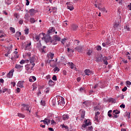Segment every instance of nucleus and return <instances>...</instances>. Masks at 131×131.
I'll list each match as a JSON object with an SVG mask.
<instances>
[{
    "label": "nucleus",
    "mask_w": 131,
    "mask_h": 131,
    "mask_svg": "<svg viewBox=\"0 0 131 131\" xmlns=\"http://www.w3.org/2000/svg\"><path fill=\"white\" fill-rule=\"evenodd\" d=\"M50 35L51 34L47 33L46 36H45V35L43 36L42 37V40H45L46 43H48V42H51V40H52V37Z\"/></svg>",
    "instance_id": "obj_1"
},
{
    "label": "nucleus",
    "mask_w": 131,
    "mask_h": 131,
    "mask_svg": "<svg viewBox=\"0 0 131 131\" xmlns=\"http://www.w3.org/2000/svg\"><path fill=\"white\" fill-rule=\"evenodd\" d=\"M34 66H35V63H30L26 64L25 66L26 70H27V71H28V70H32Z\"/></svg>",
    "instance_id": "obj_2"
},
{
    "label": "nucleus",
    "mask_w": 131,
    "mask_h": 131,
    "mask_svg": "<svg viewBox=\"0 0 131 131\" xmlns=\"http://www.w3.org/2000/svg\"><path fill=\"white\" fill-rule=\"evenodd\" d=\"M75 50L77 51L78 53H82L84 51V47L83 46H79L75 48Z\"/></svg>",
    "instance_id": "obj_3"
},
{
    "label": "nucleus",
    "mask_w": 131,
    "mask_h": 131,
    "mask_svg": "<svg viewBox=\"0 0 131 131\" xmlns=\"http://www.w3.org/2000/svg\"><path fill=\"white\" fill-rule=\"evenodd\" d=\"M29 108H30V106L24 104H22V111H24V110H26V111H29V113H30L31 112L30 111H29Z\"/></svg>",
    "instance_id": "obj_4"
},
{
    "label": "nucleus",
    "mask_w": 131,
    "mask_h": 131,
    "mask_svg": "<svg viewBox=\"0 0 131 131\" xmlns=\"http://www.w3.org/2000/svg\"><path fill=\"white\" fill-rule=\"evenodd\" d=\"M67 5H68V9L70 11H73L74 10V8H73V6L72 5V3L67 2Z\"/></svg>",
    "instance_id": "obj_5"
},
{
    "label": "nucleus",
    "mask_w": 131,
    "mask_h": 131,
    "mask_svg": "<svg viewBox=\"0 0 131 131\" xmlns=\"http://www.w3.org/2000/svg\"><path fill=\"white\" fill-rule=\"evenodd\" d=\"M92 125V123L91 122V121H90V120H86L85 123L82 125V127L85 128L86 126L89 125Z\"/></svg>",
    "instance_id": "obj_6"
},
{
    "label": "nucleus",
    "mask_w": 131,
    "mask_h": 131,
    "mask_svg": "<svg viewBox=\"0 0 131 131\" xmlns=\"http://www.w3.org/2000/svg\"><path fill=\"white\" fill-rule=\"evenodd\" d=\"M84 73L85 75L90 76L92 75V74H94V72H93V71H91L89 69H86L84 71Z\"/></svg>",
    "instance_id": "obj_7"
},
{
    "label": "nucleus",
    "mask_w": 131,
    "mask_h": 131,
    "mask_svg": "<svg viewBox=\"0 0 131 131\" xmlns=\"http://www.w3.org/2000/svg\"><path fill=\"white\" fill-rule=\"evenodd\" d=\"M14 71H15L14 69L10 70L9 73L7 74V77L8 78H11V77H13V73H14Z\"/></svg>",
    "instance_id": "obj_8"
},
{
    "label": "nucleus",
    "mask_w": 131,
    "mask_h": 131,
    "mask_svg": "<svg viewBox=\"0 0 131 131\" xmlns=\"http://www.w3.org/2000/svg\"><path fill=\"white\" fill-rule=\"evenodd\" d=\"M30 16H34L36 14V10L34 9H31L29 11Z\"/></svg>",
    "instance_id": "obj_9"
},
{
    "label": "nucleus",
    "mask_w": 131,
    "mask_h": 131,
    "mask_svg": "<svg viewBox=\"0 0 131 131\" xmlns=\"http://www.w3.org/2000/svg\"><path fill=\"white\" fill-rule=\"evenodd\" d=\"M97 62H102V60H103V55L101 54L100 55H98L96 57Z\"/></svg>",
    "instance_id": "obj_10"
},
{
    "label": "nucleus",
    "mask_w": 131,
    "mask_h": 131,
    "mask_svg": "<svg viewBox=\"0 0 131 131\" xmlns=\"http://www.w3.org/2000/svg\"><path fill=\"white\" fill-rule=\"evenodd\" d=\"M41 36H45V33H42L41 34H39V35H36L35 36V39H36L37 41H38V40H39V38Z\"/></svg>",
    "instance_id": "obj_11"
},
{
    "label": "nucleus",
    "mask_w": 131,
    "mask_h": 131,
    "mask_svg": "<svg viewBox=\"0 0 131 131\" xmlns=\"http://www.w3.org/2000/svg\"><path fill=\"white\" fill-rule=\"evenodd\" d=\"M23 83H24V81H19L18 82L17 86H19V88H24V86H23Z\"/></svg>",
    "instance_id": "obj_12"
},
{
    "label": "nucleus",
    "mask_w": 131,
    "mask_h": 131,
    "mask_svg": "<svg viewBox=\"0 0 131 131\" xmlns=\"http://www.w3.org/2000/svg\"><path fill=\"white\" fill-rule=\"evenodd\" d=\"M29 61L30 64H34V62H35V57H30L29 59Z\"/></svg>",
    "instance_id": "obj_13"
},
{
    "label": "nucleus",
    "mask_w": 131,
    "mask_h": 131,
    "mask_svg": "<svg viewBox=\"0 0 131 131\" xmlns=\"http://www.w3.org/2000/svg\"><path fill=\"white\" fill-rule=\"evenodd\" d=\"M15 68H16V69H17L18 70H20V69H21V68H23V66L20 65L18 64H16L15 66Z\"/></svg>",
    "instance_id": "obj_14"
},
{
    "label": "nucleus",
    "mask_w": 131,
    "mask_h": 131,
    "mask_svg": "<svg viewBox=\"0 0 131 131\" xmlns=\"http://www.w3.org/2000/svg\"><path fill=\"white\" fill-rule=\"evenodd\" d=\"M107 60H108V59L106 56H104L102 58V60L103 61L104 64H105V65H108V61H107Z\"/></svg>",
    "instance_id": "obj_15"
},
{
    "label": "nucleus",
    "mask_w": 131,
    "mask_h": 131,
    "mask_svg": "<svg viewBox=\"0 0 131 131\" xmlns=\"http://www.w3.org/2000/svg\"><path fill=\"white\" fill-rule=\"evenodd\" d=\"M54 39H55L56 41H60V40H61V37L56 35L54 36Z\"/></svg>",
    "instance_id": "obj_16"
},
{
    "label": "nucleus",
    "mask_w": 131,
    "mask_h": 131,
    "mask_svg": "<svg viewBox=\"0 0 131 131\" xmlns=\"http://www.w3.org/2000/svg\"><path fill=\"white\" fill-rule=\"evenodd\" d=\"M30 21L32 24H33V23H35V22H37V19H34L33 17H31L30 18Z\"/></svg>",
    "instance_id": "obj_17"
},
{
    "label": "nucleus",
    "mask_w": 131,
    "mask_h": 131,
    "mask_svg": "<svg viewBox=\"0 0 131 131\" xmlns=\"http://www.w3.org/2000/svg\"><path fill=\"white\" fill-rule=\"evenodd\" d=\"M30 47H31V42L28 43L26 45L25 50L26 51L27 50H30Z\"/></svg>",
    "instance_id": "obj_18"
},
{
    "label": "nucleus",
    "mask_w": 131,
    "mask_h": 131,
    "mask_svg": "<svg viewBox=\"0 0 131 131\" xmlns=\"http://www.w3.org/2000/svg\"><path fill=\"white\" fill-rule=\"evenodd\" d=\"M78 28V26L76 25H72L71 26V29H72V30H76Z\"/></svg>",
    "instance_id": "obj_19"
},
{
    "label": "nucleus",
    "mask_w": 131,
    "mask_h": 131,
    "mask_svg": "<svg viewBox=\"0 0 131 131\" xmlns=\"http://www.w3.org/2000/svg\"><path fill=\"white\" fill-rule=\"evenodd\" d=\"M55 32V28H52L50 30H49L48 31V34H51V33H53Z\"/></svg>",
    "instance_id": "obj_20"
},
{
    "label": "nucleus",
    "mask_w": 131,
    "mask_h": 131,
    "mask_svg": "<svg viewBox=\"0 0 131 131\" xmlns=\"http://www.w3.org/2000/svg\"><path fill=\"white\" fill-rule=\"evenodd\" d=\"M69 118V116L67 114L63 115L62 116L63 120H67V119H68Z\"/></svg>",
    "instance_id": "obj_21"
},
{
    "label": "nucleus",
    "mask_w": 131,
    "mask_h": 131,
    "mask_svg": "<svg viewBox=\"0 0 131 131\" xmlns=\"http://www.w3.org/2000/svg\"><path fill=\"white\" fill-rule=\"evenodd\" d=\"M36 48L37 49H38L39 51H40V50H41V43H40V42L37 43L36 45Z\"/></svg>",
    "instance_id": "obj_22"
},
{
    "label": "nucleus",
    "mask_w": 131,
    "mask_h": 131,
    "mask_svg": "<svg viewBox=\"0 0 131 131\" xmlns=\"http://www.w3.org/2000/svg\"><path fill=\"white\" fill-rule=\"evenodd\" d=\"M119 27V22H116L115 23V25H114V28H115V29L118 28Z\"/></svg>",
    "instance_id": "obj_23"
},
{
    "label": "nucleus",
    "mask_w": 131,
    "mask_h": 131,
    "mask_svg": "<svg viewBox=\"0 0 131 131\" xmlns=\"http://www.w3.org/2000/svg\"><path fill=\"white\" fill-rule=\"evenodd\" d=\"M48 84H49V85H50V86H53V85L55 84V83L54 82V81H53V80H50Z\"/></svg>",
    "instance_id": "obj_24"
},
{
    "label": "nucleus",
    "mask_w": 131,
    "mask_h": 131,
    "mask_svg": "<svg viewBox=\"0 0 131 131\" xmlns=\"http://www.w3.org/2000/svg\"><path fill=\"white\" fill-rule=\"evenodd\" d=\"M57 102H58V101H56V99H53L52 100V104L53 106H55L56 105V104H57Z\"/></svg>",
    "instance_id": "obj_25"
},
{
    "label": "nucleus",
    "mask_w": 131,
    "mask_h": 131,
    "mask_svg": "<svg viewBox=\"0 0 131 131\" xmlns=\"http://www.w3.org/2000/svg\"><path fill=\"white\" fill-rule=\"evenodd\" d=\"M69 66H70V68H71V69H73V68H74V67H75V66H74V64H73V63L72 62H69Z\"/></svg>",
    "instance_id": "obj_26"
},
{
    "label": "nucleus",
    "mask_w": 131,
    "mask_h": 131,
    "mask_svg": "<svg viewBox=\"0 0 131 131\" xmlns=\"http://www.w3.org/2000/svg\"><path fill=\"white\" fill-rule=\"evenodd\" d=\"M50 42L53 45H57V41L55 39H54L53 40L51 39Z\"/></svg>",
    "instance_id": "obj_27"
},
{
    "label": "nucleus",
    "mask_w": 131,
    "mask_h": 131,
    "mask_svg": "<svg viewBox=\"0 0 131 131\" xmlns=\"http://www.w3.org/2000/svg\"><path fill=\"white\" fill-rule=\"evenodd\" d=\"M17 115L18 117H21V118H24V117H25V115H24L23 114L18 113Z\"/></svg>",
    "instance_id": "obj_28"
},
{
    "label": "nucleus",
    "mask_w": 131,
    "mask_h": 131,
    "mask_svg": "<svg viewBox=\"0 0 131 131\" xmlns=\"http://www.w3.org/2000/svg\"><path fill=\"white\" fill-rule=\"evenodd\" d=\"M54 54L50 53L48 55V57H50L51 59H53L54 58Z\"/></svg>",
    "instance_id": "obj_29"
},
{
    "label": "nucleus",
    "mask_w": 131,
    "mask_h": 131,
    "mask_svg": "<svg viewBox=\"0 0 131 131\" xmlns=\"http://www.w3.org/2000/svg\"><path fill=\"white\" fill-rule=\"evenodd\" d=\"M113 113H114V114H119V113H120V111H119L117 110H114Z\"/></svg>",
    "instance_id": "obj_30"
},
{
    "label": "nucleus",
    "mask_w": 131,
    "mask_h": 131,
    "mask_svg": "<svg viewBox=\"0 0 131 131\" xmlns=\"http://www.w3.org/2000/svg\"><path fill=\"white\" fill-rule=\"evenodd\" d=\"M10 31L12 33H15V28H13V27H10Z\"/></svg>",
    "instance_id": "obj_31"
},
{
    "label": "nucleus",
    "mask_w": 131,
    "mask_h": 131,
    "mask_svg": "<svg viewBox=\"0 0 131 131\" xmlns=\"http://www.w3.org/2000/svg\"><path fill=\"white\" fill-rule=\"evenodd\" d=\"M85 115V112L82 111V114H81V118H84V116Z\"/></svg>",
    "instance_id": "obj_32"
},
{
    "label": "nucleus",
    "mask_w": 131,
    "mask_h": 131,
    "mask_svg": "<svg viewBox=\"0 0 131 131\" xmlns=\"http://www.w3.org/2000/svg\"><path fill=\"white\" fill-rule=\"evenodd\" d=\"M112 112V110H110L108 112V113H107V115L108 116V117H111L112 116V115H111V113Z\"/></svg>",
    "instance_id": "obj_33"
},
{
    "label": "nucleus",
    "mask_w": 131,
    "mask_h": 131,
    "mask_svg": "<svg viewBox=\"0 0 131 131\" xmlns=\"http://www.w3.org/2000/svg\"><path fill=\"white\" fill-rule=\"evenodd\" d=\"M92 53H93V51H92V50H89L86 52V54H87V55H88V56H91V55H92Z\"/></svg>",
    "instance_id": "obj_34"
},
{
    "label": "nucleus",
    "mask_w": 131,
    "mask_h": 131,
    "mask_svg": "<svg viewBox=\"0 0 131 131\" xmlns=\"http://www.w3.org/2000/svg\"><path fill=\"white\" fill-rule=\"evenodd\" d=\"M57 71H60V69L56 67L54 69V72H57Z\"/></svg>",
    "instance_id": "obj_35"
},
{
    "label": "nucleus",
    "mask_w": 131,
    "mask_h": 131,
    "mask_svg": "<svg viewBox=\"0 0 131 131\" xmlns=\"http://www.w3.org/2000/svg\"><path fill=\"white\" fill-rule=\"evenodd\" d=\"M15 36H16V37H19V36H21V32H16Z\"/></svg>",
    "instance_id": "obj_36"
},
{
    "label": "nucleus",
    "mask_w": 131,
    "mask_h": 131,
    "mask_svg": "<svg viewBox=\"0 0 131 131\" xmlns=\"http://www.w3.org/2000/svg\"><path fill=\"white\" fill-rule=\"evenodd\" d=\"M124 29H126V30H127V31H129V27L127 26H125L124 27Z\"/></svg>",
    "instance_id": "obj_37"
},
{
    "label": "nucleus",
    "mask_w": 131,
    "mask_h": 131,
    "mask_svg": "<svg viewBox=\"0 0 131 131\" xmlns=\"http://www.w3.org/2000/svg\"><path fill=\"white\" fill-rule=\"evenodd\" d=\"M2 93H6V92H8V89L7 88H3L2 89Z\"/></svg>",
    "instance_id": "obj_38"
},
{
    "label": "nucleus",
    "mask_w": 131,
    "mask_h": 131,
    "mask_svg": "<svg viewBox=\"0 0 131 131\" xmlns=\"http://www.w3.org/2000/svg\"><path fill=\"white\" fill-rule=\"evenodd\" d=\"M126 116H127V117H128V119H129V118H130V112L127 113Z\"/></svg>",
    "instance_id": "obj_39"
},
{
    "label": "nucleus",
    "mask_w": 131,
    "mask_h": 131,
    "mask_svg": "<svg viewBox=\"0 0 131 131\" xmlns=\"http://www.w3.org/2000/svg\"><path fill=\"white\" fill-rule=\"evenodd\" d=\"M45 120H46V122H47V124L51 123V120L48 118H45Z\"/></svg>",
    "instance_id": "obj_40"
},
{
    "label": "nucleus",
    "mask_w": 131,
    "mask_h": 131,
    "mask_svg": "<svg viewBox=\"0 0 131 131\" xmlns=\"http://www.w3.org/2000/svg\"><path fill=\"white\" fill-rule=\"evenodd\" d=\"M25 34H28L29 33V29H26L25 30Z\"/></svg>",
    "instance_id": "obj_41"
},
{
    "label": "nucleus",
    "mask_w": 131,
    "mask_h": 131,
    "mask_svg": "<svg viewBox=\"0 0 131 131\" xmlns=\"http://www.w3.org/2000/svg\"><path fill=\"white\" fill-rule=\"evenodd\" d=\"M101 50H102V47H101V46H98L97 47V51H101Z\"/></svg>",
    "instance_id": "obj_42"
},
{
    "label": "nucleus",
    "mask_w": 131,
    "mask_h": 131,
    "mask_svg": "<svg viewBox=\"0 0 131 131\" xmlns=\"http://www.w3.org/2000/svg\"><path fill=\"white\" fill-rule=\"evenodd\" d=\"M53 80L56 81L57 80V76L56 75H53V77H52Z\"/></svg>",
    "instance_id": "obj_43"
},
{
    "label": "nucleus",
    "mask_w": 131,
    "mask_h": 131,
    "mask_svg": "<svg viewBox=\"0 0 131 131\" xmlns=\"http://www.w3.org/2000/svg\"><path fill=\"white\" fill-rule=\"evenodd\" d=\"M127 90V87L125 86L123 89H122V91L123 92H126Z\"/></svg>",
    "instance_id": "obj_44"
},
{
    "label": "nucleus",
    "mask_w": 131,
    "mask_h": 131,
    "mask_svg": "<svg viewBox=\"0 0 131 131\" xmlns=\"http://www.w3.org/2000/svg\"><path fill=\"white\" fill-rule=\"evenodd\" d=\"M88 130L92 131L93 130V126H89L88 128Z\"/></svg>",
    "instance_id": "obj_45"
},
{
    "label": "nucleus",
    "mask_w": 131,
    "mask_h": 131,
    "mask_svg": "<svg viewBox=\"0 0 131 131\" xmlns=\"http://www.w3.org/2000/svg\"><path fill=\"white\" fill-rule=\"evenodd\" d=\"M95 119L96 121H97V122H99V118H98V116H95Z\"/></svg>",
    "instance_id": "obj_46"
},
{
    "label": "nucleus",
    "mask_w": 131,
    "mask_h": 131,
    "mask_svg": "<svg viewBox=\"0 0 131 131\" xmlns=\"http://www.w3.org/2000/svg\"><path fill=\"white\" fill-rule=\"evenodd\" d=\"M120 108H123V109H124L125 108V105L122 104L120 105Z\"/></svg>",
    "instance_id": "obj_47"
},
{
    "label": "nucleus",
    "mask_w": 131,
    "mask_h": 131,
    "mask_svg": "<svg viewBox=\"0 0 131 131\" xmlns=\"http://www.w3.org/2000/svg\"><path fill=\"white\" fill-rule=\"evenodd\" d=\"M99 109H100V106H97L94 107V110L97 111V110H99Z\"/></svg>",
    "instance_id": "obj_48"
},
{
    "label": "nucleus",
    "mask_w": 131,
    "mask_h": 131,
    "mask_svg": "<svg viewBox=\"0 0 131 131\" xmlns=\"http://www.w3.org/2000/svg\"><path fill=\"white\" fill-rule=\"evenodd\" d=\"M83 104H85V106H87L88 105V101H85L84 102H82Z\"/></svg>",
    "instance_id": "obj_49"
},
{
    "label": "nucleus",
    "mask_w": 131,
    "mask_h": 131,
    "mask_svg": "<svg viewBox=\"0 0 131 131\" xmlns=\"http://www.w3.org/2000/svg\"><path fill=\"white\" fill-rule=\"evenodd\" d=\"M126 84H127L128 85H130L131 84V82L129 81H126Z\"/></svg>",
    "instance_id": "obj_50"
},
{
    "label": "nucleus",
    "mask_w": 131,
    "mask_h": 131,
    "mask_svg": "<svg viewBox=\"0 0 131 131\" xmlns=\"http://www.w3.org/2000/svg\"><path fill=\"white\" fill-rule=\"evenodd\" d=\"M68 25V24H67V22L66 21L63 22V26H64V27H66V26H67Z\"/></svg>",
    "instance_id": "obj_51"
},
{
    "label": "nucleus",
    "mask_w": 131,
    "mask_h": 131,
    "mask_svg": "<svg viewBox=\"0 0 131 131\" xmlns=\"http://www.w3.org/2000/svg\"><path fill=\"white\" fill-rule=\"evenodd\" d=\"M45 104H46V101H41V104H42L43 106H45Z\"/></svg>",
    "instance_id": "obj_52"
},
{
    "label": "nucleus",
    "mask_w": 131,
    "mask_h": 131,
    "mask_svg": "<svg viewBox=\"0 0 131 131\" xmlns=\"http://www.w3.org/2000/svg\"><path fill=\"white\" fill-rule=\"evenodd\" d=\"M32 79L34 81H35V80H36V78L35 77V76H32L31 77Z\"/></svg>",
    "instance_id": "obj_53"
},
{
    "label": "nucleus",
    "mask_w": 131,
    "mask_h": 131,
    "mask_svg": "<svg viewBox=\"0 0 131 131\" xmlns=\"http://www.w3.org/2000/svg\"><path fill=\"white\" fill-rule=\"evenodd\" d=\"M20 64H25V60H21L20 61Z\"/></svg>",
    "instance_id": "obj_54"
},
{
    "label": "nucleus",
    "mask_w": 131,
    "mask_h": 131,
    "mask_svg": "<svg viewBox=\"0 0 131 131\" xmlns=\"http://www.w3.org/2000/svg\"><path fill=\"white\" fill-rule=\"evenodd\" d=\"M100 11H101V12H105V11H106V9H105V8L103 7V8H101V9H100Z\"/></svg>",
    "instance_id": "obj_55"
},
{
    "label": "nucleus",
    "mask_w": 131,
    "mask_h": 131,
    "mask_svg": "<svg viewBox=\"0 0 131 131\" xmlns=\"http://www.w3.org/2000/svg\"><path fill=\"white\" fill-rule=\"evenodd\" d=\"M26 6H29V0H26Z\"/></svg>",
    "instance_id": "obj_56"
},
{
    "label": "nucleus",
    "mask_w": 131,
    "mask_h": 131,
    "mask_svg": "<svg viewBox=\"0 0 131 131\" xmlns=\"http://www.w3.org/2000/svg\"><path fill=\"white\" fill-rule=\"evenodd\" d=\"M23 21H24V20H23V19H20V20L19 21V24H20V25L23 24Z\"/></svg>",
    "instance_id": "obj_57"
},
{
    "label": "nucleus",
    "mask_w": 131,
    "mask_h": 131,
    "mask_svg": "<svg viewBox=\"0 0 131 131\" xmlns=\"http://www.w3.org/2000/svg\"><path fill=\"white\" fill-rule=\"evenodd\" d=\"M14 16L16 18H17V19H19V14H14Z\"/></svg>",
    "instance_id": "obj_58"
},
{
    "label": "nucleus",
    "mask_w": 131,
    "mask_h": 131,
    "mask_svg": "<svg viewBox=\"0 0 131 131\" xmlns=\"http://www.w3.org/2000/svg\"><path fill=\"white\" fill-rule=\"evenodd\" d=\"M29 81L30 82H33V81H34L33 80V79L31 78V77H30V78H29Z\"/></svg>",
    "instance_id": "obj_59"
},
{
    "label": "nucleus",
    "mask_w": 131,
    "mask_h": 131,
    "mask_svg": "<svg viewBox=\"0 0 131 131\" xmlns=\"http://www.w3.org/2000/svg\"><path fill=\"white\" fill-rule=\"evenodd\" d=\"M25 18L26 19V20H28V14H26L25 15Z\"/></svg>",
    "instance_id": "obj_60"
},
{
    "label": "nucleus",
    "mask_w": 131,
    "mask_h": 131,
    "mask_svg": "<svg viewBox=\"0 0 131 131\" xmlns=\"http://www.w3.org/2000/svg\"><path fill=\"white\" fill-rule=\"evenodd\" d=\"M54 123H55V124H56V122H55V121L54 120H51V124H54Z\"/></svg>",
    "instance_id": "obj_61"
},
{
    "label": "nucleus",
    "mask_w": 131,
    "mask_h": 131,
    "mask_svg": "<svg viewBox=\"0 0 131 131\" xmlns=\"http://www.w3.org/2000/svg\"><path fill=\"white\" fill-rule=\"evenodd\" d=\"M128 8L131 11V3H130V4L128 5Z\"/></svg>",
    "instance_id": "obj_62"
},
{
    "label": "nucleus",
    "mask_w": 131,
    "mask_h": 131,
    "mask_svg": "<svg viewBox=\"0 0 131 131\" xmlns=\"http://www.w3.org/2000/svg\"><path fill=\"white\" fill-rule=\"evenodd\" d=\"M47 79H50L51 78V75H48L46 76Z\"/></svg>",
    "instance_id": "obj_63"
},
{
    "label": "nucleus",
    "mask_w": 131,
    "mask_h": 131,
    "mask_svg": "<svg viewBox=\"0 0 131 131\" xmlns=\"http://www.w3.org/2000/svg\"><path fill=\"white\" fill-rule=\"evenodd\" d=\"M48 129L49 130H50V131H54V129H53V128L50 127L48 128Z\"/></svg>",
    "instance_id": "obj_64"
}]
</instances>
